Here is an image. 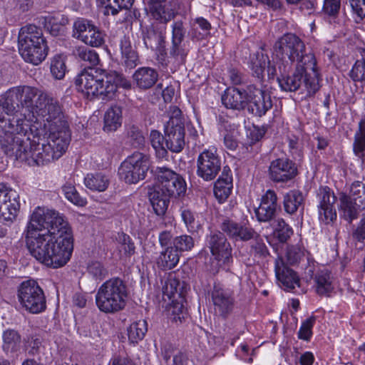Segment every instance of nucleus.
<instances>
[{
  "mask_svg": "<svg viewBox=\"0 0 365 365\" xmlns=\"http://www.w3.org/2000/svg\"><path fill=\"white\" fill-rule=\"evenodd\" d=\"M9 123L0 132V145L6 155H14L29 165H43L58 159L66 152L71 134L66 118L59 121Z\"/></svg>",
  "mask_w": 365,
  "mask_h": 365,
  "instance_id": "1",
  "label": "nucleus"
},
{
  "mask_svg": "<svg viewBox=\"0 0 365 365\" xmlns=\"http://www.w3.org/2000/svg\"><path fill=\"white\" fill-rule=\"evenodd\" d=\"M24 234L31 255L41 263L58 268L70 260L73 250L72 232L59 212L36 207Z\"/></svg>",
  "mask_w": 365,
  "mask_h": 365,
  "instance_id": "2",
  "label": "nucleus"
},
{
  "mask_svg": "<svg viewBox=\"0 0 365 365\" xmlns=\"http://www.w3.org/2000/svg\"><path fill=\"white\" fill-rule=\"evenodd\" d=\"M65 115L58 100L35 86H19L9 89L0 97V132L7 129L9 123L16 125L34 122L59 121Z\"/></svg>",
  "mask_w": 365,
  "mask_h": 365,
  "instance_id": "3",
  "label": "nucleus"
},
{
  "mask_svg": "<svg viewBox=\"0 0 365 365\" xmlns=\"http://www.w3.org/2000/svg\"><path fill=\"white\" fill-rule=\"evenodd\" d=\"M291 62H279L277 64L269 63L267 73L269 78H277L282 91L294 92L300 88L304 83L307 96L314 95L319 89L320 76L317 67V61L313 53H309L296 64L295 71L289 75Z\"/></svg>",
  "mask_w": 365,
  "mask_h": 365,
  "instance_id": "4",
  "label": "nucleus"
},
{
  "mask_svg": "<svg viewBox=\"0 0 365 365\" xmlns=\"http://www.w3.org/2000/svg\"><path fill=\"white\" fill-rule=\"evenodd\" d=\"M75 84L77 90L87 98L100 96L103 100L112 99L118 87L130 88L131 86L129 81L116 71L103 76L93 68L82 71L76 78Z\"/></svg>",
  "mask_w": 365,
  "mask_h": 365,
  "instance_id": "5",
  "label": "nucleus"
},
{
  "mask_svg": "<svg viewBox=\"0 0 365 365\" xmlns=\"http://www.w3.org/2000/svg\"><path fill=\"white\" fill-rule=\"evenodd\" d=\"M156 183L150 192V201L158 215L165 213L171 199L185 196L187 184L184 178L167 167L155 169Z\"/></svg>",
  "mask_w": 365,
  "mask_h": 365,
  "instance_id": "6",
  "label": "nucleus"
},
{
  "mask_svg": "<svg viewBox=\"0 0 365 365\" xmlns=\"http://www.w3.org/2000/svg\"><path fill=\"white\" fill-rule=\"evenodd\" d=\"M127 297V287L124 282L119 277H113L98 289L96 304L101 312L113 314L125 307Z\"/></svg>",
  "mask_w": 365,
  "mask_h": 365,
  "instance_id": "7",
  "label": "nucleus"
},
{
  "mask_svg": "<svg viewBox=\"0 0 365 365\" xmlns=\"http://www.w3.org/2000/svg\"><path fill=\"white\" fill-rule=\"evenodd\" d=\"M275 58L271 64H277L279 62H287L291 65L294 62L298 63L302 58L309 53H304L305 45L304 42L295 34H286L283 35L274 44Z\"/></svg>",
  "mask_w": 365,
  "mask_h": 365,
  "instance_id": "8",
  "label": "nucleus"
},
{
  "mask_svg": "<svg viewBox=\"0 0 365 365\" xmlns=\"http://www.w3.org/2000/svg\"><path fill=\"white\" fill-rule=\"evenodd\" d=\"M17 297L20 304L31 314H38L46 308L44 292L34 279L22 282L17 289Z\"/></svg>",
  "mask_w": 365,
  "mask_h": 365,
  "instance_id": "9",
  "label": "nucleus"
},
{
  "mask_svg": "<svg viewBox=\"0 0 365 365\" xmlns=\"http://www.w3.org/2000/svg\"><path fill=\"white\" fill-rule=\"evenodd\" d=\"M149 168V156L140 152H134L121 163L118 175L126 183L136 184L145 178Z\"/></svg>",
  "mask_w": 365,
  "mask_h": 365,
  "instance_id": "10",
  "label": "nucleus"
},
{
  "mask_svg": "<svg viewBox=\"0 0 365 365\" xmlns=\"http://www.w3.org/2000/svg\"><path fill=\"white\" fill-rule=\"evenodd\" d=\"M220 169L221 160L216 150L205 149L198 155L196 173L200 178L211 181L215 178Z\"/></svg>",
  "mask_w": 365,
  "mask_h": 365,
  "instance_id": "11",
  "label": "nucleus"
},
{
  "mask_svg": "<svg viewBox=\"0 0 365 365\" xmlns=\"http://www.w3.org/2000/svg\"><path fill=\"white\" fill-rule=\"evenodd\" d=\"M19 195L11 188L0 184V220L12 221L19 210Z\"/></svg>",
  "mask_w": 365,
  "mask_h": 365,
  "instance_id": "12",
  "label": "nucleus"
},
{
  "mask_svg": "<svg viewBox=\"0 0 365 365\" xmlns=\"http://www.w3.org/2000/svg\"><path fill=\"white\" fill-rule=\"evenodd\" d=\"M298 174L297 166L287 158H279L270 163L269 178L275 182H287L293 180Z\"/></svg>",
  "mask_w": 365,
  "mask_h": 365,
  "instance_id": "13",
  "label": "nucleus"
},
{
  "mask_svg": "<svg viewBox=\"0 0 365 365\" xmlns=\"http://www.w3.org/2000/svg\"><path fill=\"white\" fill-rule=\"evenodd\" d=\"M248 110L257 117L264 115L272 108L270 94L255 86H248Z\"/></svg>",
  "mask_w": 365,
  "mask_h": 365,
  "instance_id": "14",
  "label": "nucleus"
},
{
  "mask_svg": "<svg viewBox=\"0 0 365 365\" xmlns=\"http://www.w3.org/2000/svg\"><path fill=\"white\" fill-rule=\"evenodd\" d=\"M206 243L215 258L223 263L229 264L232 259V247L224 233L212 232L207 236Z\"/></svg>",
  "mask_w": 365,
  "mask_h": 365,
  "instance_id": "15",
  "label": "nucleus"
},
{
  "mask_svg": "<svg viewBox=\"0 0 365 365\" xmlns=\"http://www.w3.org/2000/svg\"><path fill=\"white\" fill-rule=\"evenodd\" d=\"M319 201V217L326 224H329L336 219L334 203L336 197L333 191L327 186L319 187L317 192Z\"/></svg>",
  "mask_w": 365,
  "mask_h": 365,
  "instance_id": "16",
  "label": "nucleus"
},
{
  "mask_svg": "<svg viewBox=\"0 0 365 365\" xmlns=\"http://www.w3.org/2000/svg\"><path fill=\"white\" fill-rule=\"evenodd\" d=\"M19 51L26 62L38 65L48 55V47L46 40L41 39L40 41H31L19 44Z\"/></svg>",
  "mask_w": 365,
  "mask_h": 365,
  "instance_id": "17",
  "label": "nucleus"
},
{
  "mask_svg": "<svg viewBox=\"0 0 365 365\" xmlns=\"http://www.w3.org/2000/svg\"><path fill=\"white\" fill-rule=\"evenodd\" d=\"M212 300L215 310L223 317H227L234 307V297L232 291L219 284H215L212 292Z\"/></svg>",
  "mask_w": 365,
  "mask_h": 365,
  "instance_id": "18",
  "label": "nucleus"
},
{
  "mask_svg": "<svg viewBox=\"0 0 365 365\" xmlns=\"http://www.w3.org/2000/svg\"><path fill=\"white\" fill-rule=\"evenodd\" d=\"M277 196L272 190H268L262 196L259 206L255 209V215L259 222H271L277 211Z\"/></svg>",
  "mask_w": 365,
  "mask_h": 365,
  "instance_id": "19",
  "label": "nucleus"
},
{
  "mask_svg": "<svg viewBox=\"0 0 365 365\" xmlns=\"http://www.w3.org/2000/svg\"><path fill=\"white\" fill-rule=\"evenodd\" d=\"M165 147L173 153H180L184 148L185 142V127L184 125L175 124L173 121L167 123L165 125Z\"/></svg>",
  "mask_w": 365,
  "mask_h": 365,
  "instance_id": "20",
  "label": "nucleus"
},
{
  "mask_svg": "<svg viewBox=\"0 0 365 365\" xmlns=\"http://www.w3.org/2000/svg\"><path fill=\"white\" fill-rule=\"evenodd\" d=\"M221 230L230 238L238 241H249L257 237V232L245 224L238 223L232 220H225L221 225Z\"/></svg>",
  "mask_w": 365,
  "mask_h": 365,
  "instance_id": "21",
  "label": "nucleus"
},
{
  "mask_svg": "<svg viewBox=\"0 0 365 365\" xmlns=\"http://www.w3.org/2000/svg\"><path fill=\"white\" fill-rule=\"evenodd\" d=\"M274 271L277 280L284 290L291 291L299 286V279L296 272L287 267L282 257L275 259Z\"/></svg>",
  "mask_w": 365,
  "mask_h": 365,
  "instance_id": "22",
  "label": "nucleus"
},
{
  "mask_svg": "<svg viewBox=\"0 0 365 365\" xmlns=\"http://www.w3.org/2000/svg\"><path fill=\"white\" fill-rule=\"evenodd\" d=\"M221 100L227 108L243 110L248 103V91H241L234 87L228 88L222 94Z\"/></svg>",
  "mask_w": 365,
  "mask_h": 365,
  "instance_id": "23",
  "label": "nucleus"
},
{
  "mask_svg": "<svg viewBox=\"0 0 365 365\" xmlns=\"http://www.w3.org/2000/svg\"><path fill=\"white\" fill-rule=\"evenodd\" d=\"M230 168L225 167L221 175L215 182L214 194L220 202H223L230 196L232 189V178Z\"/></svg>",
  "mask_w": 365,
  "mask_h": 365,
  "instance_id": "24",
  "label": "nucleus"
},
{
  "mask_svg": "<svg viewBox=\"0 0 365 365\" xmlns=\"http://www.w3.org/2000/svg\"><path fill=\"white\" fill-rule=\"evenodd\" d=\"M158 78L157 71L150 67L139 68L133 74L134 81L142 89L151 88L157 82Z\"/></svg>",
  "mask_w": 365,
  "mask_h": 365,
  "instance_id": "25",
  "label": "nucleus"
},
{
  "mask_svg": "<svg viewBox=\"0 0 365 365\" xmlns=\"http://www.w3.org/2000/svg\"><path fill=\"white\" fill-rule=\"evenodd\" d=\"M120 49L123 59V63L127 68H133L138 64V56L133 49L129 36L124 35L120 39Z\"/></svg>",
  "mask_w": 365,
  "mask_h": 365,
  "instance_id": "26",
  "label": "nucleus"
},
{
  "mask_svg": "<svg viewBox=\"0 0 365 365\" xmlns=\"http://www.w3.org/2000/svg\"><path fill=\"white\" fill-rule=\"evenodd\" d=\"M180 253L173 245L162 251L157 259V264L163 269H171L179 262Z\"/></svg>",
  "mask_w": 365,
  "mask_h": 365,
  "instance_id": "27",
  "label": "nucleus"
},
{
  "mask_svg": "<svg viewBox=\"0 0 365 365\" xmlns=\"http://www.w3.org/2000/svg\"><path fill=\"white\" fill-rule=\"evenodd\" d=\"M339 201V210L343 217L349 222L357 218L359 212L364 210L359 208L357 204H354V201L344 193L341 194Z\"/></svg>",
  "mask_w": 365,
  "mask_h": 365,
  "instance_id": "28",
  "label": "nucleus"
},
{
  "mask_svg": "<svg viewBox=\"0 0 365 365\" xmlns=\"http://www.w3.org/2000/svg\"><path fill=\"white\" fill-rule=\"evenodd\" d=\"M316 291L319 295H329L334 289L333 277L327 269L320 270L314 276Z\"/></svg>",
  "mask_w": 365,
  "mask_h": 365,
  "instance_id": "29",
  "label": "nucleus"
},
{
  "mask_svg": "<svg viewBox=\"0 0 365 365\" xmlns=\"http://www.w3.org/2000/svg\"><path fill=\"white\" fill-rule=\"evenodd\" d=\"M354 154L361 163L365 160V119H361L358 125L353 142Z\"/></svg>",
  "mask_w": 365,
  "mask_h": 365,
  "instance_id": "30",
  "label": "nucleus"
},
{
  "mask_svg": "<svg viewBox=\"0 0 365 365\" xmlns=\"http://www.w3.org/2000/svg\"><path fill=\"white\" fill-rule=\"evenodd\" d=\"M121 124V108L118 106H111L105 113L103 130L107 132L115 131Z\"/></svg>",
  "mask_w": 365,
  "mask_h": 365,
  "instance_id": "31",
  "label": "nucleus"
},
{
  "mask_svg": "<svg viewBox=\"0 0 365 365\" xmlns=\"http://www.w3.org/2000/svg\"><path fill=\"white\" fill-rule=\"evenodd\" d=\"M3 350L6 354H12L20 349L21 338L17 331L8 329L3 333Z\"/></svg>",
  "mask_w": 365,
  "mask_h": 365,
  "instance_id": "32",
  "label": "nucleus"
},
{
  "mask_svg": "<svg viewBox=\"0 0 365 365\" xmlns=\"http://www.w3.org/2000/svg\"><path fill=\"white\" fill-rule=\"evenodd\" d=\"M45 39L41 28L34 24H29L21 28L19 32L18 43L21 44Z\"/></svg>",
  "mask_w": 365,
  "mask_h": 365,
  "instance_id": "33",
  "label": "nucleus"
},
{
  "mask_svg": "<svg viewBox=\"0 0 365 365\" xmlns=\"http://www.w3.org/2000/svg\"><path fill=\"white\" fill-rule=\"evenodd\" d=\"M73 53L79 61L84 62L88 68L98 65L100 61L97 52L84 46L76 47Z\"/></svg>",
  "mask_w": 365,
  "mask_h": 365,
  "instance_id": "34",
  "label": "nucleus"
},
{
  "mask_svg": "<svg viewBox=\"0 0 365 365\" xmlns=\"http://www.w3.org/2000/svg\"><path fill=\"white\" fill-rule=\"evenodd\" d=\"M304 201L302 193L297 190H290L284 195L283 205L285 212L292 215L297 212Z\"/></svg>",
  "mask_w": 365,
  "mask_h": 365,
  "instance_id": "35",
  "label": "nucleus"
},
{
  "mask_svg": "<svg viewBox=\"0 0 365 365\" xmlns=\"http://www.w3.org/2000/svg\"><path fill=\"white\" fill-rule=\"evenodd\" d=\"M109 179L102 173L88 174L84 178L86 187L91 190L103 192L108 185Z\"/></svg>",
  "mask_w": 365,
  "mask_h": 365,
  "instance_id": "36",
  "label": "nucleus"
},
{
  "mask_svg": "<svg viewBox=\"0 0 365 365\" xmlns=\"http://www.w3.org/2000/svg\"><path fill=\"white\" fill-rule=\"evenodd\" d=\"M188 53L189 49L186 48L185 43H171L169 48V57L175 67L185 64Z\"/></svg>",
  "mask_w": 365,
  "mask_h": 365,
  "instance_id": "37",
  "label": "nucleus"
},
{
  "mask_svg": "<svg viewBox=\"0 0 365 365\" xmlns=\"http://www.w3.org/2000/svg\"><path fill=\"white\" fill-rule=\"evenodd\" d=\"M135 0H97L105 7V14L116 15L122 9H130Z\"/></svg>",
  "mask_w": 365,
  "mask_h": 365,
  "instance_id": "38",
  "label": "nucleus"
},
{
  "mask_svg": "<svg viewBox=\"0 0 365 365\" xmlns=\"http://www.w3.org/2000/svg\"><path fill=\"white\" fill-rule=\"evenodd\" d=\"M62 192L65 197L75 205L83 207L87 204L86 199L81 197L76 190L73 181H67L62 186Z\"/></svg>",
  "mask_w": 365,
  "mask_h": 365,
  "instance_id": "39",
  "label": "nucleus"
},
{
  "mask_svg": "<svg viewBox=\"0 0 365 365\" xmlns=\"http://www.w3.org/2000/svg\"><path fill=\"white\" fill-rule=\"evenodd\" d=\"M152 15L153 18L162 23H167L175 16L176 12L171 5L155 4L153 6Z\"/></svg>",
  "mask_w": 365,
  "mask_h": 365,
  "instance_id": "40",
  "label": "nucleus"
},
{
  "mask_svg": "<svg viewBox=\"0 0 365 365\" xmlns=\"http://www.w3.org/2000/svg\"><path fill=\"white\" fill-rule=\"evenodd\" d=\"M268 61L267 56L262 53H257L250 55V68L252 71L253 75L260 78L262 77L267 63Z\"/></svg>",
  "mask_w": 365,
  "mask_h": 365,
  "instance_id": "41",
  "label": "nucleus"
},
{
  "mask_svg": "<svg viewBox=\"0 0 365 365\" xmlns=\"http://www.w3.org/2000/svg\"><path fill=\"white\" fill-rule=\"evenodd\" d=\"M146 331L147 323L145 320L133 322L128 329V339L131 343L136 344L143 339Z\"/></svg>",
  "mask_w": 365,
  "mask_h": 365,
  "instance_id": "42",
  "label": "nucleus"
},
{
  "mask_svg": "<svg viewBox=\"0 0 365 365\" xmlns=\"http://www.w3.org/2000/svg\"><path fill=\"white\" fill-rule=\"evenodd\" d=\"M272 225L274 233L280 242H287L293 234L292 227L282 218L274 220Z\"/></svg>",
  "mask_w": 365,
  "mask_h": 365,
  "instance_id": "43",
  "label": "nucleus"
},
{
  "mask_svg": "<svg viewBox=\"0 0 365 365\" xmlns=\"http://www.w3.org/2000/svg\"><path fill=\"white\" fill-rule=\"evenodd\" d=\"M349 196L359 208L365 210V183L359 181L352 183Z\"/></svg>",
  "mask_w": 365,
  "mask_h": 365,
  "instance_id": "44",
  "label": "nucleus"
},
{
  "mask_svg": "<svg viewBox=\"0 0 365 365\" xmlns=\"http://www.w3.org/2000/svg\"><path fill=\"white\" fill-rule=\"evenodd\" d=\"M172 245L180 253L189 252L195 246V240L191 235H181L173 238Z\"/></svg>",
  "mask_w": 365,
  "mask_h": 365,
  "instance_id": "45",
  "label": "nucleus"
},
{
  "mask_svg": "<svg viewBox=\"0 0 365 365\" xmlns=\"http://www.w3.org/2000/svg\"><path fill=\"white\" fill-rule=\"evenodd\" d=\"M254 241L250 245V255L257 259H264L269 255V250L263 239L257 233V237L252 238Z\"/></svg>",
  "mask_w": 365,
  "mask_h": 365,
  "instance_id": "46",
  "label": "nucleus"
},
{
  "mask_svg": "<svg viewBox=\"0 0 365 365\" xmlns=\"http://www.w3.org/2000/svg\"><path fill=\"white\" fill-rule=\"evenodd\" d=\"M164 140L165 141V137L159 131L156 130H151L150 141L158 158H164L167 154L166 148L164 147Z\"/></svg>",
  "mask_w": 365,
  "mask_h": 365,
  "instance_id": "47",
  "label": "nucleus"
},
{
  "mask_svg": "<svg viewBox=\"0 0 365 365\" xmlns=\"http://www.w3.org/2000/svg\"><path fill=\"white\" fill-rule=\"evenodd\" d=\"M180 215L190 233H197L202 228L201 224L196 220L195 215L190 210H182Z\"/></svg>",
  "mask_w": 365,
  "mask_h": 365,
  "instance_id": "48",
  "label": "nucleus"
},
{
  "mask_svg": "<svg viewBox=\"0 0 365 365\" xmlns=\"http://www.w3.org/2000/svg\"><path fill=\"white\" fill-rule=\"evenodd\" d=\"M51 73L56 79H62L66 71L65 59L61 55L55 56L51 61Z\"/></svg>",
  "mask_w": 365,
  "mask_h": 365,
  "instance_id": "49",
  "label": "nucleus"
},
{
  "mask_svg": "<svg viewBox=\"0 0 365 365\" xmlns=\"http://www.w3.org/2000/svg\"><path fill=\"white\" fill-rule=\"evenodd\" d=\"M182 288L183 287L178 279L170 277L165 282L163 292L170 299H175L176 297L181 298Z\"/></svg>",
  "mask_w": 365,
  "mask_h": 365,
  "instance_id": "50",
  "label": "nucleus"
},
{
  "mask_svg": "<svg viewBox=\"0 0 365 365\" xmlns=\"http://www.w3.org/2000/svg\"><path fill=\"white\" fill-rule=\"evenodd\" d=\"M195 23L202 30V32H197L195 28L192 30L191 38L192 40H201L205 38L211 29L210 23L203 17H197L195 19Z\"/></svg>",
  "mask_w": 365,
  "mask_h": 365,
  "instance_id": "51",
  "label": "nucleus"
},
{
  "mask_svg": "<svg viewBox=\"0 0 365 365\" xmlns=\"http://www.w3.org/2000/svg\"><path fill=\"white\" fill-rule=\"evenodd\" d=\"M116 240L120 251H123L126 256H131L135 253V247L129 235L123 232L118 233Z\"/></svg>",
  "mask_w": 365,
  "mask_h": 365,
  "instance_id": "52",
  "label": "nucleus"
},
{
  "mask_svg": "<svg viewBox=\"0 0 365 365\" xmlns=\"http://www.w3.org/2000/svg\"><path fill=\"white\" fill-rule=\"evenodd\" d=\"M172 38L171 43H183L187 29L182 20L174 21L171 24Z\"/></svg>",
  "mask_w": 365,
  "mask_h": 365,
  "instance_id": "53",
  "label": "nucleus"
},
{
  "mask_svg": "<svg viewBox=\"0 0 365 365\" xmlns=\"http://www.w3.org/2000/svg\"><path fill=\"white\" fill-rule=\"evenodd\" d=\"M42 24L44 28L53 36H56L59 34L61 25L63 24L62 21L59 20L58 16H53L43 17Z\"/></svg>",
  "mask_w": 365,
  "mask_h": 365,
  "instance_id": "54",
  "label": "nucleus"
},
{
  "mask_svg": "<svg viewBox=\"0 0 365 365\" xmlns=\"http://www.w3.org/2000/svg\"><path fill=\"white\" fill-rule=\"evenodd\" d=\"M87 270L88 274L96 280H102L108 274L107 269L98 261H93L88 264Z\"/></svg>",
  "mask_w": 365,
  "mask_h": 365,
  "instance_id": "55",
  "label": "nucleus"
},
{
  "mask_svg": "<svg viewBox=\"0 0 365 365\" xmlns=\"http://www.w3.org/2000/svg\"><path fill=\"white\" fill-rule=\"evenodd\" d=\"M128 136L133 147L140 148L144 145L145 138L137 126L131 125L128 128Z\"/></svg>",
  "mask_w": 365,
  "mask_h": 365,
  "instance_id": "56",
  "label": "nucleus"
},
{
  "mask_svg": "<svg viewBox=\"0 0 365 365\" xmlns=\"http://www.w3.org/2000/svg\"><path fill=\"white\" fill-rule=\"evenodd\" d=\"M349 76L354 81L365 80V56L362 59L356 61Z\"/></svg>",
  "mask_w": 365,
  "mask_h": 365,
  "instance_id": "57",
  "label": "nucleus"
},
{
  "mask_svg": "<svg viewBox=\"0 0 365 365\" xmlns=\"http://www.w3.org/2000/svg\"><path fill=\"white\" fill-rule=\"evenodd\" d=\"M104 34L97 26H96L91 34L86 36L84 43L93 47H99L104 43Z\"/></svg>",
  "mask_w": 365,
  "mask_h": 365,
  "instance_id": "58",
  "label": "nucleus"
},
{
  "mask_svg": "<svg viewBox=\"0 0 365 365\" xmlns=\"http://www.w3.org/2000/svg\"><path fill=\"white\" fill-rule=\"evenodd\" d=\"M316 321L315 317L312 316L302 322L301 327L298 331V337L300 339L309 341L312 334V327Z\"/></svg>",
  "mask_w": 365,
  "mask_h": 365,
  "instance_id": "59",
  "label": "nucleus"
},
{
  "mask_svg": "<svg viewBox=\"0 0 365 365\" xmlns=\"http://www.w3.org/2000/svg\"><path fill=\"white\" fill-rule=\"evenodd\" d=\"M341 7V0H324L322 11L329 16H336Z\"/></svg>",
  "mask_w": 365,
  "mask_h": 365,
  "instance_id": "60",
  "label": "nucleus"
},
{
  "mask_svg": "<svg viewBox=\"0 0 365 365\" xmlns=\"http://www.w3.org/2000/svg\"><path fill=\"white\" fill-rule=\"evenodd\" d=\"M169 312L174 316L175 321L180 320L184 318L185 314V309L182 304V300L178 302L177 299L172 300V304L169 308Z\"/></svg>",
  "mask_w": 365,
  "mask_h": 365,
  "instance_id": "61",
  "label": "nucleus"
},
{
  "mask_svg": "<svg viewBox=\"0 0 365 365\" xmlns=\"http://www.w3.org/2000/svg\"><path fill=\"white\" fill-rule=\"evenodd\" d=\"M304 256L303 250L297 246H291L287 251V259L290 264H294L300 261Z\"/></svg>",
  "mask_w": 365,
  "mask_h": 365,
  "instance_id": "62",
  "label": "nucleus"
},
{
  "mask_svg": "<svg viewBox=\"0 0 365 365\" xmlns=\"http://www.w3.org/2000/svg\"><path fill=\"white\" fill-rule=\"evenodd\" d=\"M91 21L83 18L76 19L73 23V36L78 38L81 34L84 33L91 26Z\"/></svg>",
  "mask_w": 365,
  "mask_h": 365,
  "instance_id": "63",
  "label": "nucleus"
},
{
  "mask_svg": "<svg viewBox=\"0 0 365 365\" xmlns=\"http://www.w3.org/2000/svg\"><path fill=\"white\" fill-rule=\"evenodd\" d=\"M352 237L358 242L365 240V213L358 223L356 227L352 232Z\"/></svg>",
  "mask_w": 365,
  "mask_h": 365,
  "instance_id": "64",
  "label": "nucleus"
}]
</instances>
